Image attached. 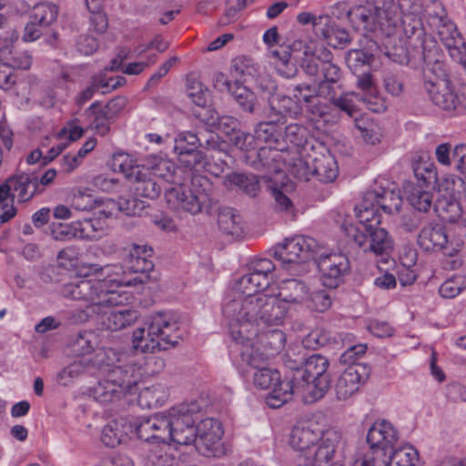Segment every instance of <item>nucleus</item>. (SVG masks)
Returning <instances> with one entry per match:
<instances>
[{"label": "nucleus", "mask_w": 466, "mask_h": 466, "mask_svg": "<svg viewBox=\"0 0 466 466\" xmlns=\"http://www.w3.org/2000/svg\"><path fill=\"white\" fill-rule=\"evenodd\" d=\"M269 286V279H264L251 271L243 275L236 284L242 295L228 299L222 313L233 325L243 323L246 331L256 330L257 323L279 325L287 315V307L278 298L260 293Z\"/></svg>", "instance_id": "1"}, {"label": "nucleus", "mask_w": 466, "mask_h": 466, "mask_svg": "<svg viewBox=\"0 0 466 466\" xmlns=\"http://www.w3.org/2000/svg\"><path fill=\"white\" fill-rule=\"evenodd\" d=\"M329 366L328 359L322 355L312 354L307 357L303 370L291 374L285 387L277 388L266 397V403L273 409L280 408L295 393L300 394L306 403L319 400L330 388Z\"/></svg>", "instance_id": "2"}, {"label": "nucleus", "mask_w": 466, "mask_h": 466, "mask_svg": "<svg viewBox=\"0 0 466 466\" xmlns=\"http://www.w3.org/2000/svg\"><path fill=\"white\" fill-rule=\"evenodd\" d=\"M398 439V432L390 422H375L367 434L371 454L358 458L354 466H419L418 451L410 445L395 449Z\"/></svg>", "instance_id": "3"}, {"label": "nucleus", "mask_w": 466, "mask_h": 466, "mask_svg": "<svg viewBox=\"0 0 466 466\" xmlns=\"http://www.w3.org/2000/svg\"><path fill=\"white\" fill-rule=\"evenodd\" d=\"M213 184L208 177L192 174L190 186L178 184L166 190L165 198L167 205L177 210H183L191 215L201 212L210 214L216 204L212 197Z\"/></svg>", "instance_id": "4"}, {"label": "nucleus", "mask_w": 466, "mask_h": 466, "mask_svg": "<svg viewBox=\"0 0 466 466\" xmlns=\"http://www.w3.org/2000/svg\"><path fill=\"white\" fill-rule=\"evenodd\" d=\"M178 332L177 323L171 321L165 313L158 312L151 317L147 336L144 328L137 329L133 332V348L141 352L167 350L178 343Z\"/></svg>", "instance_id": "5"}, {"label": "nucleus", "mask_w": 466, "mask_h": 466, "mask_svg": "<svg viewBox=\"0 0 466 466\" xmlns=\"http://www.w3.org/2000/svg\"><path fill=\"white\" fill-rule=\"evenodd\" d=\"M315 256H317L316 241L303 236L286 239L274 250V258L281 261L286 269L292 273L309 271L307 262L314 260Z\"/></svg>", "instance_id": "6"}, {"label": "nucleus", "mask_w": 466, "mask_h": 466, "mask_svg": "<svg viewBox=\"0 0 466 466\" xmlns=\"http://www.w3.org/2000/svg\"><path fill=\"white\" fill-rule=\"evenodd\" d=\"M170 441L179 445H189L195 440L197 421L203 416L198 401L182 403L171 408L168 412Z\"/></svg>", "instance_id": "7"}, {"label": "nucleus", "mask_w": 466, "mask_h": 466, "mask_svg": "<svg viewBox=\"0 0 466 466\" xmlns=\"http://www.w3.org/2000/svg\"><path fill=\"white\" fill-rule=\"evenodd\" d=\"M341 434L334 429L326 430L313 451L304 453L299 466H344Z\"/></svg>", "instance_id": "8"}, {"label": "nucleus", "mask_w": 466, "mask_h": 466, "mask_svg": "<svg viewBox=\"0 0 466 466\" xmlns=\"http://www.w3.org/2000/svg\"><path fill=\"white\" fill-rule=\"evenodd\" d=\"M232 320H228L230 336L234 345L230 346L232 350L238 353L241 360L247 365L257 369L263 366L268 358L264 355L262 348L256 343L253 336L258 335V326H267L265 323H257L256 330L246 331L243 323L233 325Z\"/></svg>", "instance_id": "9"}, {"label": "nucleus", "mask_w": 466, "mask_h": 466, "mask_svg": "<svg viewBox=\"0 0 466 466\" xmlns=\"http://www.w3.org/2000/svg\"><path fill=\"white\" fill-rule=\"evenodd\" d=\"M347 237L354 241L365 252L370 251L376 255H388L393 249V240L389 232L380 226H368L366 231L354 225L344 227Z\"/></svg>", "instance_id": "10"}, {"label": "nucleus", "mask_w": 466, "mask_h": 466, "mask_svg": "<svg viewBox=\"0 0 466 466\" xmlns=\"http://www.w3.org/2000/svg\"><path fill=\"white\" fill-rule=\"evenodd\" d=\"M292 172L300 179L309 180L311 175L322 183H330L338 177L339 168L334 156L327 152L315 157L310 163L298 159Z\"/></svg>", "instance_id": "11"}, {"label": "nucleus", "mask_w": 466, "mask_h": 466, "mask_svg": "<svg viewBox=\"0 0 466 466\" xmlns=\"http://www.w3.org/2000/svg\"><path fill=\"white\" fill-rule=\"evenodd\" d=\"M320 274L323 285L336 289L343 282L344 276L350 270L349 258L341 253L320 254L314 259Z\"/></svg>", "instance_id": "12"}, {"label": "nucleus", "mask_w": 466, "mask_h": 466, "mask_svg": "<svg viewBox=\"0 0 466 466\" xmlns=\"http://www.w3.org/2000/svg\"><path fill=\"white\" fill-rule=\"evenodd\" d=\"M370 374L369 366L363 363L349 365L338 378L335 384V392L339 400H345L355 393L360 385L365 382Z\"/></svg>", "instance_id": "13"}, {"label": "nucleus", "mask_w": 466, "mask_h": 466, "mask_svg": "<svg viewBox=\"0 0 466 466\" xmlns=\"http://www.w3.org/2000/svg\"><path fill=\"white\" fill-rule=\"evenodd\" d=\"M428 48L425 51L418 54V61H422L425 64L423 69V85L426 83L427 78L431 80L434 84L441 81H451L448 77L446 65L442 60V54L436 41L428 42Z\"/></svg>", "instance_id": "14"}, {"label": "nucleus", "mask_w": 466, "mask_h": 466, "mask_svg": "<svg viewBox=\"0 0 466 466\" xmlns=\"http://www.w3.org/2000/svg\"><path fill=\"white\" fill-rule=\"evenodd\" d=\"M380 44L378 53H383L388 58L400 65H408L412 59L417 60L418 54L403 43L398 34V27L390 34H380Z\"/></svg>", "instance_id": "15"}, {"label": "nucleus", "mask_w": 466, "mask_h": 466, "mask_svg": "<svg viewBox=\"0 0 466 466\" xmlns=\"http://www.w3.org/2000/svg\"><path fill=\"white\" fill-rule=\"evenodd\" d=\"M418 245L426 252L441 251L445 256L452 257L457 249L448 247L445 229L439 224L425 225L418 235Z\"/></svg>", "instance_id": "16"}, {"label": "nucleus", "mask_w": 466, "mask_h": 466, "mask_svg": "<svg viewBox=\"0 0 466 466\" xmlns=\"http://www.w3.org/2000/svg\"><path fill=\"white\" fill-rule=\"evenodd\" d=\"M321 56H324V63L321 65L320 77L317 81L319 95V96L337 95L341 89V69L332 62V54L328 49L324 48Z\"/></svg>", "instance_id": "17"}, {"label": "nucleus", "mask_w": 466, "mask_h": 466, "mask_svg": "<svg viewBox=\"0 0 466 466\" xmlns=\"http://www.w3.org/2000/svg\"><path fill=\"white\" fill-rule=\"evenodd\" d=\"M324 432L316 421L304 422L293 428L289 442L300 452L299 460H304V453L313 451Z\"/></svg>", "instance_id": "18"}, {"label": "nucleus", "mask_w": 466, "mask_h": 466, "mask_svg": "<svg viewBox=\"0 0 466 466\" xmlns=\"http://www.w3.org/2000/svg\"><path fill=\"white\" fill-rule=\"evenodd\" d=\"M423 88L431 102L441 109L445 111H454L458 108L460 104L459 96L451 81H441L434 84L431 80L427 78Z\"/></svg>", "instance_id": "19"}, {"label": "nucleus", "mask_w": 466, "mask_h": 466, "mask_svg": "<svg viewBox=\"0 0 466 466\" xmlns=\"http://www.w3.org/2000/svg\"><path fill=\"white\" fill-rule=\"evenodd\" d=\"M366 46L361 49H350L345 55L346 65L354 74L370 71L375 61V56L380 48L379 43L365 35Z\"/></svg>", "instance_id": "20"}, {"label": "nucleus", "mask_w": 466, "mask_h": 466, "mask_svg": "<svg viewBox=\"0 0 466 466\" xmlns=\"http://www.w3.org/2000/svg\"><path fill=\"white\" fill-rule=\"evenodd\" d=\"M127 177L137 197L157 199L162 192V186L146 167L133 168Z\"/></svg>", "instance_id": "21"}, {"label": "nucleus", "mask_w": 466, "mask_h": 466, "mask_svg": "<svg viewBox=\"0 0 466 466\" xmlns=\"http://www.w3.org/2000/svg\"><path fill=\"white\" fill-rule=\"evenodd\" d=\"M61 292L66 298L89 302V309L96 306L98 292H101V279H77L65 284Z\"/></svg>", "instance_id": "22"}, {"label": "nucleus", "mask_w": 466, "mask_h": 466, "mask_svg": "<svg viewBox=\"0 0 466 466\" xmlns=\"http://www.w3.org/2000/svg\"><path fill=\"white\" fill-rule=\"evenodd\" d=\"M370 7L376 15L380 34H390L398 27L399 6L394 0H373Z\"/></svg>", "instance_id": "23"}, {"label": "nucleus", "mask_w": 466, "mask_h": 466, "mask_svg": "<svg viewBox=\"0 0 466 466\" xmlns=\"http://www.w3.org/2000/svg\"><path fill=\"white\" fill-rule=\"evenodd\" d=\"M261 147L258 150L253 149L250 154H246L245 162L255 169L265 168L269 172H278L280 168L279 151L285 149L284 147Z\"/></svg>", "instance_id": "24"}, {"label": "nucleus", "mask_w": 466, "mask_h": 466, "mask_svg": "<svg viewBox=\"0 0 466 466\" xmlns=\"http://www.w3.org/2000/svg\"><path fill=\"white\" fill-rule=\"evenodd\" d=\"M403 33L407 38V45L414 53L420 54L428 48V42L435 39L426 34L420 19L406 17L403 22Z\"/></svg>", "instance_id": "25"}, {"label": "nucleus", "mask_w": 466, "mask_h": 466, "mask_svg": "<svg viewBox=\"0 0 466 466\" xmlns=\"http://www.w3.org/2000/svg\"><path fill=\"white\" fill-rule=\"evenodd\" d=\"M223 185L228 190L238 189L250 198L261 191L258 177L251 173L231 172L223 177Z\"/></svg>", "instance_id": "26"}, {"label": "nucleus", "mask_w": 466, "mask_h": 466, "mask_svg": "<svg viewBox=\"0 0 466 466\" xmlns=\"http://www.w3.org/2000/svg\"><path fill=\"white\" fill-rule=\"evenodd\" d=\"M301 106L288 96H273L268 97L267 118L283 124L287 116H295L300 113Z\"/></svg>", "instance_id": "27"}, {"label": "nucleus", "mask_w": 466, "mask_h": 466, "mask_svg": "<svg viewBox=\"0 0 466 466\" xmlns=\"http://www.w3.org/2000/svg\"><path fill=\"white\" fill-rule=\"evenodd\" d=\"M355 76H357V86L362 90L363 94L352 93V96L367 104L370 110L379 112L383 105L380 103L379 92L370 70Z\"/></svg>", "instance_id": "28"}, {"label": "nucleus", "mask_w": 466, "mask_h": 466, "mask_svg": "<svg viewBox=\"0 0 466 466\" xmlns=\"http://www.w3.org/2000/svg\"><path fill=\"white\" fill-rule=\"evenodd\" d=\"M346 15L357 31L363 33H375L380 36L376 15L370 6L357 5L346 12Z\"/></svg>", "instance_id": "29"}, {"label": "nucleus", "mask_w": 466, "mask_h": 466, "mask_svg": "<svg viewBox=\"0 0 466 466\" xmlns=\"http://www.w3.org/2000/svg\"><path fill=\"white\" fill-rule=\"evenodd\" d=\"M304 46L302 41H296L292 45L285 46L280 44L279 47L271 50V56L276 57L279 61V72L286 78H291L296 76L298 69L294 63H291V59L297 61L299 57L295 53Z\"/></svg>", "instance_id": "30"}, {"label": "nucleus", "mask_w": 466, "mask_h": 466, "mask_svg": "<svg viewBox=\"0 0 466 466\" xmlns=\"http://www.w3.org/2000/svg\"><path fill=\"white\" fill-rule=\"evenodd\" d=\"M11 192H16L19 202H26L39 194L36 184V174L18 173L7 178Z\"/></svg>", "instance_id": "31"}, {"label": "nucleus", "mask_w": 466, "mask_h": 466, "mask_svg": "<svg viewBox=\"0 0 466 466\" xmlns=\"http://www.w3.org/2000/svg\"><path fill=\"white\" fill-rule=\"evenodd\" d=\"M107 381L114 384L124 393H132L136 388L138 376L136 374V369L133 365L114 366L108 370L105 378Z\"/></svg>", "instance_id": "32"}, {"label": "nucleus", "mask_w": 466, "mask_h": 466, "mask_svg": "<svg viewBox=\"0 0 466 466\" xmlns=\"http://www.w3.org/2000/svg\"><path fill=\"white\" fill-rule=\"evenodd\" d=\"M133 432V426L128 425L126 419L110 420L102 431L101 441L109 448H115L127 439Z\"/></svg>", "instance_id": "33"}, {"label": "nucleus", "mask_w": 466, "mask_h": 466, "mask_svg": "<svg viewBox=\"0 0 466 466\" xmlns=\"http://www.w3.org/2000/svg\"><path fill=\"white\" fill-rule=\"evenodd\" d=\"M218 226L222 233L230 236L232 238H240L244 232L240 214L229 207H222L218 209Z\"/></svg>", "instance_id": "34"}, {"label": "nucleus", "mask_w": 466, "mask_h": 466, "mask_svg": "<svg viewBox=\"0 0 466 466\" xmlns=\"http://www.w3.org/2000/svg\"><path fill=\"white\" fill-rule=\"evenodd\" d=\"M309 294L308 286L301 280L296 279H285L281 282L278 299L284 305L285 302L293 304L305 303Z\"/></svg>", "instance_id": "35"}, {"label": "nucleus", "mask_w": 466, "mask_h": 466, "mask_svg": "<svg viewBox=\"0 0 466 466\" xmlns=\"http://www.w3.org/2000/svg\"><path fill=\"white\" fill-rule=\"evenodd\" d=\"M256 343L258 344L268 360L281 351L286 341V336L280 329H269L260 332L258 329V335L253 336Z\"/></svg>", "instance_id": "36"}, {"label": "nucleus", "mask_w": 466, "mask_h": 466, "mask_svg": "<svg viewBox=\"0 0 466 466\" xmlns=\"http://www.w3.org/2000/svg\"><path fill=\"white\" fill-rule=\"evenodd\" d=\"M139 318L140 313L137 309H114L103 320V325L109 330L117 331L132 326Z\"/></svg>", "instance_id": "37"}, {"label": "nucleus", "mask_w": 466, "mask_h": 466, "mask_svg": "<svg viewBox=\"0 0 466 466\" xmlns=\"http://www.w3.org/2000/svg\"><path fill=\"white\" fill-rule=\"evenodd\" d=\"M368 197L376 201L386 214H398L402 206V198L400 191L381 188L380 192H368Z\"/></svg>", "instance_id": "38"}, {"label": "nucleus", "mask_w": 466, "mask_h": 466, "mask_svg": "<svg viewBox=\"0 0 466 466\" xmlns=\"http://www.w3.org/2000/svg\"><path fill=\"white\" fill-rule=\"evenodd\" d=\"M328 42L334 48L344 49L350 42V33L345 28L337 25L329 16V22L323 28V33L318 36Z\"/></svg>", "instance_id": "39"}, {"label": "nucleus", "mask_w": 466, "mask_h": 466, "mask_svg": "<svg viewBox=\"0 0 466 466\" xmlns=\"http://www.w3.org/2000/svg\"><path fill=\"white\" fill-rule=\"evenodd\" d=\"M45 37V42L48 45H55L58 39V33L53 28H49L34 19L29 18V22L25 25L22 39L25 42H34L40 37Z\"/></svg>", "instance_id": "40"}, {"label": "nucleus", "mask_w": 466, "mask_h": 466, "mask_svg": "<svg viewBox=\"0 0 466 466\" xmlns=\"http://www.w3.org/2000/svg\"><path fill=\"white\" fill-rule=\"evenodd\" d=\"M433 211L443 221L456 222L462 214L458 199L451 198H439L433 205Z\"/></svg>", "instance_id": "41"}, {"label": "nucleus", "mask_w": 466, "mask_h": 466, "mask_svg": "<svg viewBox=\"0 0 466 466\" xmlns=\"http://www.w3.org/2000/svg\"><path fill=\"white\" fill-rule=\"evenodd\" d=\"M373 201V199L368 197L367 193L362 202L355 208L356 216L362 227L360 228L361 231H366L369 225L377 227L381 222V217L378 213V208Z\"/></svg>", "instance_id": "42"}, {"label": "nucleus", "mask_w": 466, "mask_h": 466, "mask_svg": "<svg viewBox=\"0 0 466 466\" xmlns=\"http://www.w3.org/2000/svg\"><path fill=\"white\" fill-rule=\"evenodd\" d=\"M199 147L210 152V157L215 159L216 155L228 157V145L215 132L208 129L199 130Z\"/></svg>", "instance_id": "43"}, {"label": "nucleus", "mask_w": 466, "mask_h": 466, "mask_svg": "<svg viewBox=\"0 0 466 466\" xmlns=\"http://www.w3.org/2000/svg\"><path fill=\"white\" fill-rule=\"evenodd\" d=\"M287 381L280 380V374L277 370H271L263 366L257 368L253 374V383L257 388L261 390H268L272 388V390L267 397L277 388L285 387Z\"/></svg>", "instance_id": "44"}, {"label": "nucleus", "mask_w": 466, "mask_h": 466, "mask_svg": "<svg viewBox=\"0 0 466 466\" xmlns=\"http://www.w3.org/2000/svg\"><path fill=\"white\" fill-rule=\"evenodd\" d=\"M279 124L272 119L259 122L255 128V140L258 139L265 143H272L276 147H281L283 134Z\"/></svg>", "instance_id": "45"}, {"label": "nucleus", "mask_w": 466, "mask_h": 466, "mask_svg": "<svg viewBox=\"0 0 466 466\" xmlns=\"http://www.w3.org/2000/svg\"><path fill=\"white\" fill-rule=\"evenodd\" d=\"M230 95L243 112L254 114L257 111L258 102L256 94L242 83L238 82L237 86H233Z\"/></svg>", "instance_id": "46"}, {"label": "nucleus", "mask_w": 466, "mask_h": 466, "mask_svg": "<svg viewBox=\"0 0 466 466\" xmlns=\"http://www.w3.org/2000/svg\"><path fill=\"white\" fill-rule=\"evenodd\" d=\"M85 115L88 118L90 125L102 136H105L109 131L108 122L111 118H107V112L105 106H101L98 101L94 102L89 107L85 110Z\"/></svg>", "instance_id": "47"}, {"label": "nucleus", "mask_w": 466, "mask_h": 466, "mask_svg": "<svg viewBox=\"0 0 466 466\" xmlns=\"http://www.w3.org/2000/svg\"><path fill=\"white\" fill-rule=\"evenodd\" d=\"M216 432L198 433L196 430L195 440L192 441L197 451L204 456L213 455L217 445L223 434L222 430H216Z\"/></svg>", "instance_id": "48"}, {"label": "nucleus", "mask_w": 466, "mask_h": 466, "mask_svg": "<svg viewBox=\"0 0 466 466\" xmlns=\"http://www.w3.org/2000/svg\"><path fill=\"white\" fill-rule=\"evenodd\" d=\"M407 198L410 206L417 212L428 213L431 208L433 209L432 193L422 189V187H413Z\"/></svg>", "instance_id": "49"}, {"label": "nucleus", "mask_w": 466, "mask_h": 466, "mask_svg": "<svg viewBox=\"0 0 466 466\" xmlns=\"http://www.w3.org/2000/svg\"><path fill=\"white\" fill-rule=\"evenodd\" d=\"M94 398L102 404H108L119 400L126 393L106 380L98 382L93 389Z\"/></svg>", "instance_id": "50"}, {"label": "nucleus", "mask_w": 466, "mask_h": 466, "mask_svg": "<svg viewBox=\"0 0 466 466\" xmlns=\"http://www.w3.org/2000/svg\"><path fill=\"white\" fill-rule=\"evenodd\" d=\"M176 168V165L172 161L160 157H153L146 167V169H149L155 178L159 177L172 182Z\"/></svg>", "instance_id": "51"}, {"label": "nucleus", "mask_w": 466, "mask_h": 466, "mask_svg": "<svg viewBox=\"0 0 466 466\" xmlns=\"http://www.w3.org/2000/svg\"><path fill=\"white\" fill-rule=\"evenodd\" d=\"M412 170L420 183L419 187H429L437 180V172L434 165L424 161L422 157L412 162Z\"/></svg>", "instance_id": "52"}, {"label": "nucleus", "mask_w": 466, "mask_h": 466, "mask_svg": "<svg viewBox=\"0 0 466 466\" xmlns=\"http://www.w3.org/2000/svg\"><path fill=\"white\" fill-rule=\"evenodd\" d=\"M282 134L281 145L289 143L298 147H304L309 137V129L305 126L297 123L288 125Z\"/></svg>", "instance_id": "53"}, {"label": "nucleus", "mask_w": 466, "mask_h": 466, "mask_svg": "<svg viewBox=\"0 0 466 466\" xmlns=\"http://www.w3.org/2000/svg\"><path fill=\"white\" fill-rule=\"evenodd\" d=\"M439 192H443L441 195L442 198H451L460 200L462 197L466 196V184L461 177L451 176L440 183Z\"/></svg>", "instance_id": "54"}, {"label": "nucleus", "mask_w": 466, "mask_h": 466, "mask_svg": "<svg viewBox=\"0 0 466 466\" xmlns=\"http://www.w3.org/2000/svg\"><path fill=\"white\" fill-rule=\"evenodd\" d=\"M58 15V8L52 3H42L34 6L32 14L29 18L48 26L56 21Z\"/></svg>", "instance_id": "55"}, {"label": "nucleus", "mask_w": 466, "mask_h": 466, "mask_svg": "<svg viewBox=\"0 0 466 466\" xmlns=\"http://www.w3.org/2000/svg\"><path fill=\"white\" fill-rule=\"evenodd\" d=\"M109 281L101 279V292H98L96 306L115 307L124 303L127 299L124 293L109 289Z\"/></svg>", "instance_id": "56"}, {"label": "nucleus", "mask_w": 466, "mask_h": 466, "mask_svg": "<svg viewBox=\"0 0 466 466\" xmlns=\"http://www.w3.org/2000/svg\"><path fill=\"white\" fill-rule=\"evenodd\" d=\"M299 66L303 72L318 81L320 77V70L324 63V56H316L309 52V47L303 51V57L299 58Z\"/></svg>", "instance_id": "57"}, {"label": "nucleus", "mask_w": 466, "mask_h": 466, "mask_svg": "<svg viewBox=\"0 0 466 466\" xmlns=\"http://www.w3.org/2000/svg\"><path fill=\"white\" fill-rule=\"evenodd\" d=\"M177 160L182 167L196 172L204 169L208 164L205 154L198 148L184 152Z\"/></svg>", "instance_id": "58"}, {"label": "nucleus", "mask_w": 466, "mask_h": 466, "mask_svg": "<svg viewBox=\"0 0 466 466\" xmlns=\"http://www.w3.org/2000/svg\"><path fill=\"white\" fill-rule=\"evenodd\" d=\"M147 250L146 248L137 246L135 253L131 254V269L135 273H147V271H154L155 265L152 260L147 258Z\"/></svg>", "instance_id": "59"}, {"label": "nucleus", "mask_w": 466, "mask_h": 466, "mask_svg": "<svg viewBox=\"0 0 466 466\" xmlns=\"http://www.w3.org/2000/svg\"><path fill=\"white\" fill-rule=\"evenodd\" d=\"M305 303L313 311L324 312L330 308L332 299L327 290L320 289L312 291L309 295L308 294Z\"/></svg>", "instance_id": "60"}, {"label": "nucleus", "mask_w": 466, "mask_h": 466, "mask_svg": "<svg viewBox=\"0 0 466 466\" xmlns=\"http://www.w3.org/2000/svg\"><path fill=\"white\" fill-rule=\"evenodd\" d=\"M166 445L154 446L151 448L146 458V466H172L175 458L166 451Z\"/></svg>", "instance_id": "61"}, {"label": "nucleus", "mask_w": 466, "mask_h": 466, "mask_svg": "<svg viewBox=\"0 0 466 466\" xmlns=\"http://www.w3.org/2000/svg\"><path fill=\"white\" fill-rule=\"evenodd\" d=\"M210 125L216 127L219 131L229 137L240 127L238 118L228 115H212L208 119Z\"/></svg>", "instance_id": "62"}, {"label": "nucleus", "mask_w": 466, "mask_h": 466, "mask_svg": "<svg viewBox=\"0 0 466 466\" xmlns=\"http://www.w3.org/2000/svg\"><path fill=\"white\" fill-rule=\"evenodd\" d=\"M128 425L133 426V432H136L139 439L149 441L152 440L153 428L157 427V425L159 427L164 424L158 422L157 419H153L152 416L145 418L140 421L128 422Z\"/></svg>", "instance_id": "63"}, {"label": "nucleus", "mask_w": 466, "mask_h": 466, "mask_svg": "<svg viewBox=\"0 0 466 466\" xmlns=\"http://www.w3.org/2000/svg\"><path fill=\"white\" fill-rule=\"evenodd\" d=\"M163 387L160 385L145 388L138 395V402L148 408L157 407L163 400Z\"/></svg>", "instance_id": "64"}]
</instances>
